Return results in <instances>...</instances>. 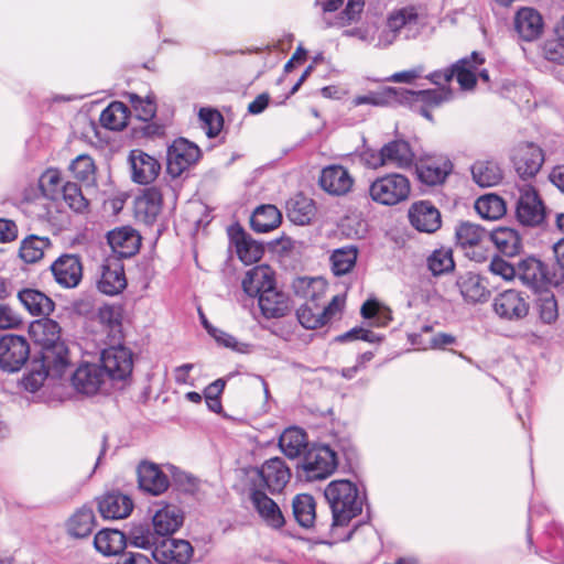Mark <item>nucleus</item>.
I'll return each mask as SVG.
<instances>
[{
  "label": "nucleus",
  "mask_w": 564,
  "mask_h": 564,
  "mask_svg": "<svg viewBox=\"0 0 564 564\" xmlns=\"http://www.w3.org/2000/svg\"><path fill=\"white\" fill-rule=\"evenodd\" d=\"M426 25V15L421 7L404 6L387 14L384 28L378 33L375 47L384 50L403 35L405 40L416 39Z\"/></svg>",
  "instance_id": "f257e3e1"
},
{
  "label": "nucleus",
  "mask_w": 564,
  "mask_h": 564,
  "mask_svg": "<svg viewBox=\"0 0 564 564\" xmlns=\"http://www.w3.org/2000/svg\"><path fill=\"white\" fill-rule=\"evenodd\" d=\"M61 332L59 324L47 316L33 321L29 326V334L42 346L41 356L55 371L67 369L69 366L68 349L61 340Z\"/></svg>",
  "instance_id": "f03ea898"
},
{
  "label": "nucleus",
  "mask_w": 564,
  "mask_h": 564,
  "mask_svg": "<svg viewBox=\"0 0 564 564\" xmlns=\"http://www.w3.org/2000/svg\"><path fill=\"white\" fill-rule=\"evenodd\" d=\"M324 496L333 513V527L347 525L361 513L364 498L358 488L349 480H334L327 485Z\"/></svg>",
  "instance_id": "7ed1b4c3"
},
{
  "label": "nucleus",
  "mask_w": 564,
  "mask_h": 564,
  "mask_svg": "<svg viewBox=\"0 0 564 564\" xmlns=\"http://www.w3.org/2000/svg\"><path fill=\"white\" fill-rule=\"evenodd\" d=\"M368 192L375 203L383 206H394L409 198L411 183L403 174L389 173L371 182Z\"/></svg>",
  "instance_id": "20e7f679"
},
{
  "label": "nucleus",
  "mask_w": 564,
  "mask_h": 564,
  "mask_svg": "<svg viewBox=\"0 0 564 564\" xmlns=\"http://www.w3.org/2000/svg\"><path fill=\"white\" fill-rule=\"evenodd\" d=\"M325 28H345L360 19L365 0H316Z\"/></svg>",
  "instance_id": "39448f33"
},
{
  "label": "nucleus",
  "mask_w": 564,
  "mask_h": 564,
  "mask_svg": "<svg viewBox=\"0 0 564 564\" xmlns=\"http://www.w3.org/2000/svg\"><path fill=\"white\" fill-rule=\"evenodd\" d=\"M517 276L522 284L535 291L549 285L558 286L564 282V272L554 269L550 271L545 263L534 257L518 263Z\"/></svg>",
  "instance_id": "423d86ee"
},
{
  "label": "nucleus",
  "mask_w": 564,
  "mask_h": 564,
  "mask_svg": "<svg viewBox=\"0 0 564 564\" xmlns=\"http://www.w3.org/2000/svg\"><path fill=\"white\" fill-rule=\"evenodd\" d=\"M337 465V454L327 445L313 446L305 453L302 462L303 470L311 480L327 478Z\"/></svg>",
  "instance_id": "0eeeda50"
},
{
  "label": "nucleus",
  "mask_w": 564,
  "mask_h": 564,
  "mask_svg": "<svg viewBox=\"0 0 564 564\" xmlns=\"http://www.w3.org/2000/svg\"><path fill=\"white\" fill-rule=\"evenodd\" d=\"M30 357V345L25 337L7 334L0 337V368L17 372Z\"/></svg>",
  "instance_id": "6e6552de"
},
{
  "label": "nucleus",
  "mask_w": 564,
  "mask_h": 564,
  "mask_svg": "<svg viewBox=\"0 0 564 564\" xmlns=\"http://www.w3.org/2000/svg\"><path fill=\"white\" fill-rule=\"evenodd\" d=\"M200 149L186 139L175 140L167 149L166 171L172 177L181 176L200 158Z\"/></svg>",
  "instance_id": "1a4fd4ad"
},
{
  "label": "nucleus",
  "mask_w": 564,
  "mask_h": 564,
  "mask_svg": "<svg viewBox=\"0 0 564 564\" xmlns=\"http://www.w3.org/2000/svg\"><path fill=\"white\" fill-rule=\"evenodd\" d=\"M516 215L519 223L528 227L539 226L545 218V207L530 184L519 186Z\"/></svg>",
  "instance_id": "9d476101"
},
{
  "label": "nucleus",
  "mask_w": 564,
  "mask_h": 564,
  "mask_svg": "<svg viewBox=\"0 0 564 564\" xmlns=\"http://www.w3.org/2000/svg\"><path fill=\"white\" fill-rule=\"evenodd\" d=\"M417 178L427 186L442 185L453 171L452 161L442 154L421 156L415 163Z\"/></svg>",
  "instance_id": "9b49d317"
},
{
  "label": "nucleus",
  "mask_w": 564,
  "mask_h": 564,
  "mask_svg": "<svg viewBox=\"0 0 564 564\" xmlns=\"http://www.w3.org/2000/svg\"><path fill=\"white\" fill-rule=\"evenodd\" d=\"M492 308L499 318L517 322L529 314L530 305L522 292L511 289L499 293L494 299Z\"/></svg>",
  "instance_id": "f8f14e48"
},
{
  "label": "nucleus",
  "mask_w": 564,
  "mask_h": 564,
  "mask_svg": "<svg viewBox=\"0 0 564 564\" xmlns=\"http://www.w3.org/2000/svg\"><path fill=\"white\" fill-rule=\"evenodd\" d=\"M101 369L111 380H124L132 371V354L122 346H112L101 351Z\"/></svg>",
  "instance_id": "ddd939ff"
},
{
  "label": "nucleus",
  "mask_w": 564,
  "mask_h": 564,
  "mask_svg": "<svg viewBox=\"0 0 564 564\" xmlns=\"http://www.w3.org/2000/svg\"><path fill=\"white\" fill-rule=\"evenodd\" d=\"M152 556L161 564H187L193 556V546L186 540L161 536Z\"/></svg>",
  "instance_id": "4468645a"
},
{
  "label": "nucleus",
  "mask_w": 564,
  "mask_h": 564,
  "mask_svg": "<svg viewBox=\"0 0 564 564\" xmlns=\"http://www.w3.org/2000/svg\"><path fill=\"white\" fill-rule=\"evenodd\" d=\"M343 301L339 296H334L327 304H306L303 303L296 311L300 324L307 329H316L324 326L340 310Z\"/></svg>",
  "instance_id": "2eb2a0df"
},
{
  "label": "nucleus",
  "mask_w": 564,
  "mask_h": 564,
  "mask_svg": "<svg viewBox=\"0 0 564 564\" xmlns=\"http://www.w3.org/2000/svg\"><path fill=\"white\" fill-rule=\"evenodd\" d=\"M50 269L55 282L64 289L76 288L83 279V263L76 254L59 256Z\"/></svg>",
  "instance_id": "dca6fc26"
},
{
  "label": "nucleus",
  "mask_w": 564,
  "mask_h": 564,
  "mask_svg": "<svg viewBox=\"0 0 564 564\" xmlns=\"http://www.w3.org/2000/svg\"><path fill=\"white\" fill-rule=\"evenodd\" d=\"M263 486L271 492H281L291 479V470L280 457L265 460L258 469Z\"/></svg>",
  "instance_id": "f3484780"
},
{
  "label": "nucleus",
  "mask_w": 564,
  "mask_h": 564,
  "mask_svg": "<svg viewBox=\"0 0 564 564\" xmlns=\"http://www.w3.org/2000/svg\"><path fill=\"white\" fill-rule=\"evenodd\" d=\"M543 162L542 149L533 143L520 144L513 154L514 169L523 180L535 176Z\"/></svg>",
  "instance_id": "a211bd4d"
},
{
  "label": "nucleus",
  "mask_w": 564,
  "mask_h": 564,
  "mask_svg": "<svg viewBox=\"0 0 564 564\" xmlns=\"http://www.w3.org/2000/svg\"><path fill=\"white\" fill-rule=\"evenodd\" d=\"M127 286L123 264L120 259H107L100 268L98 290L106 295H117Z\"/></svg>",
  "instance_id": "6ab92c4d"
},
{
  "label": "nucleus",
  "mask_w": 564,
  "mask_h": 564,
  "mask_svg": "<svg viewBox=\"0 0 564 564\" xmlns=\"http://www.w3.org/2000/svg\"><path fill=\"white\" fill-rule=\"evenodd\" d=\"M107 240L112 252L118 256L117 259L134 256L141 245V237L138 231L128 226L109 231Z\"/></svg>",
  "instance_id": "aec40b11"
},
{
  "label": "nucleus",
  "mask_w": 564,
  "mask_h": 564,
  "mask_svg": "<svg viewBox=\"0 0 564 564\" xmlns=\"http://www.w3.org/2000/svg\"><path fill=\"white\" fill-rule=\"evenodd\" d=\"M319 185L325 192L341 196L350 192L354 178L344 166L329 165L322 170Z\"/></svg>",
  "instance_id": "412c9836"
},
{
  "label": "nucleus",
  "mask_w": 564,
  "mask_h": 564,
  "mask_svg": "<svg viewBox=\"0 0 564 564\" xmlns=\"http://www.w3.org/2000/svg\"><path fill=\"white\" fill-rule=\"evenodd\" d=\"M409 218L414 228L423 232H434L441 227V214L430 202L414 203L409 210Z\"/></svg>",
  "instance_id": "4be33fe9"
},
{
  "label": "nucleus",
  "mask_w": 564,
  "mask_h": 564,
  "mask_svg": "<svg viewBox=\"0 0 564 564\" xmlns=\"http://www.w3.org/2000/svg\"><path fill=\"white\" fill-rule=\"evenodd\" d=\"M129 161L132 169V180L139 184L153 182L161 171L159 161L142 150H132Z\"/></svg>",
  "instance_id": "5701e85b"
},
{
  "label": "nucleus",
  "mask_w": 564,
  "mask_h": 564,
  "mask_svg": "<svg viewBox=\"0 0 564 564\" xmlns=\"http://www.w3.org/2000/svg\"><path fill=\"white\" fill-rule=\"evenodd\" d=\"M137 471L139 487L145 492L159 496L170 486L167 476L154 463L142 462Z\"/></svg>",
  "instance_id": "b1692460"
},
{
  "label": "nucleus",
  "mask_w": 564,
  "mask_h": 564,
  "mask_svg": "<svg viewBox=\"0 0 564 564\" xmlns=\"http://www.w3.org/2000/svg\"><path fill=\"white\" fill-rule=\"evenodd\" d=\"M544 22L539 11L533 8H521L514 17V29L519 36L531 42L536 40L543 32Z\"/></svg>",
  "instance_id": "393cba45"
},
{
  "label": "nucleus",
  "mask_w": 564,
  "mask_h": 564,
  "mask_svg": "<svg viewBox=\"0 0 564 564\" xmlns=\"http://www.w3.org/2000/svg\"><path fill=\"white\" fill-rule=\"evenodd\" d=\"M98 510L105 519H124L132 512L133 501L122 492L111 491L99 498Z\"/></svg>",
  "instance_id": "a878e982"
},
{
  "label": "nucleus",
  "mask_w": 564,
  "mask_h": 564,
  "mask_svg": "<svg viewBox=\"0 0 564 564\" xmlns=\"http://www.w3.org/2000/svg\"><path fill=\"white\" fill-rule=\"evenodd\" d=\"M484 57L473 52L469 56L458 59L451 66L453 78L455 77L463 90H470L477 83L478 68L484 64Z\"/></svg>",
  "instance_id": "bb28decb"
},
{
  "label": "nucleus",
  "mask_w": 564,
  "mask_h": 564,
  "mask_svg": "<svg viewBox=\"0 0 564 564\" xmlns=\"http://www.w3.org/2000/svg\"><path fill=\"white\" fill-rule=\"evenodd\" d=\"M105 380L102 369L96 364L79 366L72 377L74 388L84 394H95Z\"/></svg>",
  "instance_id": "cd10ccee"
},
{
  "label": "nucleus",
  "mask_w": 564,
  "mask_h": 564,
  "mask_svg": "<svg viewBox=\"0 0 564 564\" xmlns=\"http://www.w3.org/2000/svg\"><path fill=\"white\" fill-rule=\"evenodd\" d=\"M411 93L405 88L386 87L379 91H370L367 95L356 96L352 99L354 106L371 105L375 107L403 105L404 99L410 98Z\"/></svg>",
  "instance_id": "c85d7f7f"
},
{
  "label": "nucleus",
  "mask_w": 564,
  "mask_h": 564,
  "mask_svg": "<svg viewBox=\"0 0 564 564\" xmlns=\"http://www.w3.org/2000/svg\"><path fill=\"white\" fill-rule=\"evenodd\" d=\"M162 199L163 194L158 187L147 188L135 199L134 210L137 218L147 225L154 224L162 209Z\"/></svg>",
  "instance_id": "c756f323"
},
{
  "label": "nucleus",
  "mask_w": 564,
  "mask_h": 564,
  "mask_svg": "<svg viewBox=\"0 0 564 564\" xmlns=\"http://www.w3.org/2000/svg\"><path fill=\"white\" fill-rule=\"evenodd\" d=\"M382 155L387 166L408 170L414 164L415 154L410 143L403 139H395L382 145Z\"/></svg>",
  "instance_id": "7c9ffc66"
},
{
  "label": "nucleus",
  "mask_w": 564,
  "mask_h": 564,
  "mask_svg": "<svg viewBox=\"0 0 564 564\" xmlns=\"http://www.w3.org/2000/svg\"><path fill=\"white\" fill-rule=\"evenodd\" d=\"M274 286L273 271L268 265H257L249 270L243 280L242 289L249 296L260 297L267 290Z\"/></svg>",
  "instance_id": "2f4dec72"
},
{
  "label": "nucleus",
  "mask_w": 564,
  "mask_h": 564,
  "mask_svg": "<svg viewBox=\"0 0 564 564\" xmlns=\"http://www.w3.org/2000/svg\"><path fill=\"white\" fill-rule=\"evenodd\" d=\"M184 521L183 511L174 505H166L159 509L153 518V528L159 536H170L177 531Z\"/></svg>",
  "instance_id": "473e14b6"
},
{
  "label": "nucleus",
  "mask_w": 564,
  "mask_h": 564,
  "mask_svg": "<svg viewBox=\"0 0 564 564\" xmlns=\"http://www.w3.org/2000/svg\"><path fill=\"white\" fill-rule=\"evenodd\" d=\"M250 499L253 508L268 525L279 529L284 524V517L279 506L263 491L259 489L252 490Z\"/></svg>",
  "instance_id": "72a5a7b5"
},
{
  "label": "nucleus",
  "mask_w": 564,
  "mask_h": 564,
  "mask_svg": "<svg viewBox=\"0 0 564 564\" xmlns=\"http://www.w3.org/2000/svg\"><path fill=\"white\" fill-rule=\"evenodd\" d=\"M258 304L262 315L267 318L283 317L290 312L289 296L278 291L275 286L261 294Z\"/></svg>",
  "instance_id": "f704fd0d"
},
{
  "label": "nucleus",
  "mask_w": 564,
  "mask_h": 564,
  "mask_svg": "<svg viewBox=\"0 0 564 564\" xmlns=\"http://www.w3.org/2000/svg\"><path fill=\"white\" fill-rule=\"evenodd\" d=\"M456 284L462 296L468 303L486 302L490 295V292L481 276L473 272H466L465 274L459 275Z\"/></svg>",
  "instance_id": "c9c22d12"
},
{
  "label": "nucleus",
  "mask_w": 564,
  "mask_h": 564,
  "mask_svg": "<svg viewBox=\"0 0 564 564\" xmlns=\"http://www.w3.org/2000/svg\"><path fill=\"white\" fill-rule=\"evenodd\" d=\"M18 299L32 316H48L55 308L53 300L35 289L21 290Z\"/></svg>",
  "instance_id": "e433bc0d"
},
{
  "label": "nucleus",
  "mask_w": 564,
  "mask_h": 564,
  "mask_svg": "<svg viewBox=\"0 0 564 564\" xmlns=\"http://www.w3.org/2000/svg\"><path fill=\"white\" fill-rule=\"evenodd\" d=\"M66 369H62L61 371L55 372L53 366L48 365L41 356V360H33L31 367L21 380L22 387L30 391L36 392L44 383L45 379L51 376L54 378H59L63 376Z\"/></svg>",
  "instance_id": "4c0bfd02"
},
{
  "label": "nucleus",
  "mask_w": 564,
  "mask_h": 564,
  "mask_svg": "<svg viewBox=\"0 0 564 564\" xmlns=\"http://www.w3.org/2000/svg\"><path fill=\"white\" fill-rule=\"evenodd\" d=\"M326 282L322 278H297L293 283L294 292L306 304H324Z\"/></svg>",
  "instance_id": "58836bf2"
},
{
  "label": "nucleus",
  "mask_w": 564,
  "mask_h": 564,
  "mask_svg": "<svg viewBox=\"0 0 564 564\" xmlns=\"http://www.w3.org/2000/svg\"><path fill=\"white\" fill-rule=\"evenodd\" d=\"M95 524L94 510L90 507L83 506L69 517L66 528L69 535L83 539L93 532Z\"/></svg>",
  "instance_id": "ea45409f"
},
{
  "label": "nucleus",
  "mask_w": 564,
  "mask_h": 564,
  "mask_svg": "<svg viewBox=\"0 0 564 564\" xmlns=\"http://www.w3.org/2000/svg\"><path fill=\"white\" fill-rule=\"evenodd\" d=\"M315 209L313 199L304 195H296L286 202L288 218L295 225H308L315 216Z\"/></svg>",
  "instance_id": "a19ab883"
},
{
  "label": "nucleus",
  "mask_w": 564,
  "mask_h": 564,
  "mask_svg": "<svg viewBox=\"0 0 564 564\" xmlns=\"http://www.w3.org/2000/svg\"><path fill=\"white\" fill-rule=\"evenodd\" d=\"M126 541L127 538L121 531L102 529L95 535L94 545L99 553L110 556L119 554L124 549Z\"/></svg>",
  "instance_id": "79ce46f5"
},
{
  "label": "nucleus",
  "mask_w": 564,
  "mask_h": 564,
  "mask_svg": "<svg viewBox=\"0 0 564 564\" xmlns=\"http://www.w3.org/2000/svg\"><path fill=\"white\" fill-rule=\"evenodd\" d=\"M279 446L289 458H296L307 447V435L300 427H289L281 434Z\"/></svg>",
  "instance_id": "37998d69"
},
{
  "label": "nucleus",
  "mask_w": 564,
  "mask_h": 564,
  "mask_svg": "<svg viewBox=\"0 0 564 564\" xmlns=\"http://www.w3.org/2000/svg\"><path fill=\"white\" fill-rule=\"evenodd\" d=\"M488 239L492 241L501 253L509 257L516 256L521 248L519 234L508 227H500L490 232L488 231Z\"/></svg>",
  "instance_id": "c03bdc74"
},
{
  "label": "nucleus",
  "mask_w": 564,
  "mask_h": 564,
  "mask_svg": "<svg viewBox=\"0 0 564 564\" xmlns=\"http://www.w3.org/2000/svg\"><path fill=\"white\" fill-rule=\"evenodd\" d=\"M282 220L280 210L273 205H262L253 212L250 224L257 232H269L275 229Z\"/></svg>",
  "instance_id": "a18cd8bd"
},
{
  "label": "nucleus",
  "mask_w": 564,
  "mask_h": 564,
  "mask_svg": "<svg viewBox=\"0 0 564 564\" xmlns=\"http://www.w3.org/2000/svg\"><path fill=\"white\" fill-rule=\"evenodd\" d=\"M471 175L475 183L481 187L497 185L502 180V172L495 161L479 160L471 166Z\"/></svg>",
  "instance_id": "49530a36"
},
{
  "label": "nucleus",
  "mask_w": 564,
  "mask_h": 564,
  "mask_svg": "<svg viewBox=\"0 0 564 564\" xmlns=\"http://www.w3.org/2000/svg\"><path fill=\"white\" fill-rule=\"evenodd\" d=\"M293 514L297 523L306 529L314 525L316 520V505L311 495L301 494L293 499Z\"/></svg>",
  "instance_id": "de8ad7c7"
},
{
  "label": "nucleus",
  "mask_w": 564,
  "mask_h": 564,
  "mask_svg": "<svg viewBox=\"0 0 564 564\" xmlns=\"http://www.w3.org/2000/svg\"><path fill=\"white\" fill-rule=\"evenodd\" d=\"M50 247L51 241L47 237L31 235L22 240L19 253L24 262L35 263L44 257L45 250Z\"/></svg>",
  "instance_id": "09e8293b"
},
{
  "label": "nucleus",
  "mask_w": 564,
  "mask_h": 564,
  "mask_svg": "<svg viewBox=\"0 0 564 564\" xmlns=\"http://www.w3.org/2000/svg\"><path fill=\"white\" fill-rule=\"evenodd\" d=\"M475 209L484 219L497 220L505 216L507 206L500 196L486 194L475 202Z\"/></svg>",
  "instance_id": "8fccbe9b"
},
{
  "label": "nucleus",
  "mask_w": 564,
  "mask_h": 564,
  "mask_svg": "<svg viewBox=\"0 0 564 564\" xmlns=\"http://www.w3.org/2000/svg\"><path fill=\"white\" fill-rule=\"evenodd\" d=\"M99 120L109 130H121L128 122V108L123 102L113 101L102 110Z\"/></svg>",
  "instance_id": "3c124183"
},
{
  "label": "nucleus",
  "mask_w": 564,
  "mask_h": 564,
  "mask_svg": "<svg viewBox=\"0 0 564 564\" xmlns=\"http://www.w3.org/2000/svg\"><path fill=\"white\" fill-rule=\"evenodd\" d=\"M409 93H411V97L404 99V104H411L415 101L423 102L432 107L440 106L442 102L449 100L452 96V91L446 87L419 91L409 90Z\"/></svg>",
  "instance_id": "603ef678"
},
{
  "label": "nucleus",
  "mask_w": 564,
  "mask_h": 564,
  "mask_svg": "<svg viewBox=\"0 0 564 564\" xmlns=\"http://www.w3.org/2000/svg\"><path fill=\"white\" fill-rule=\"evenodd\" d=\"M488 238V231L478 225L463 223L456 229L457 242L466 248L481 243Z\"/></svg>",
  "instance_id": "864d4df0"
},
{
  "label": "nucleus",
  "mask_w": 564,
  "mask_h": 564,
  "mask_svg": "<svg viewBox=\"0 0 564 564\" xmlns=\"http://www.w3.org/2000/svg\"><path fill=\"white\" fill-rule=\"evenodd\" d=\"M357 249L352 246L337 249L330 257L332 270L335 275L348 273L356 264Z\"/></svg>",
  "instance_id": "5fc2aeb1"
},
{
  "label": "nucleus",
  "mask_w": 564,
  "mask_h": 564,
  "mask_svg": "<svg viewBox=\"0 0 564 564\" xmlns=\"http://www.w3.org/2000/svg\"><path fill=\"white\" fill-rule=\"evenodd\" d=\"M160 538L155 530L152 531L149 525L143 524L133 527L128 534V539L133 546L151 550L152 553Z\"/></svg>",
  "instance_id": "6e6d98bb"
},
{
  "label": "nucleus",
  "mask_w": 564,
  "mask_h": 564,
  "mask_svg": "<svg viewBox=\"0 0 564 564\" xmlns=\"http://www.w3.org/2000/svg\"><path fill=\"white\" fill-rule=\"evenodd\" d=\"M236 250L238 258L247 265L258 262L264 251L261 243L245 235L236 241Z\"/></svg>",
  "instance_id": "4d7b16f0"
},
{
  "label": "nucleus",
  "mask_w": 564,
  "mask_h": 564,
  "mask_svg": "<svg viewBox=\"0 0 564 564\" xmlns=\"http://www.w3.org/2000/svg\"><path fill=\"white\" fill-rule=\"evenodd\" d=\"M63 185L61 173L56 169L46 170L39 180L43 195L52 200L61 196Z\"/></svg>",
  "instance_id": "13d9d810"
},
{
  "label": "nucleus",
  "mask_w": 564,
  "mask_h": 564,
  "mask_svg": "<svg viewBox=\"0 0 564 564\" xmlns=\"http://www.w3.org/2000/svg\"><path fill=\"white\" fill-rule=\"evenodd\" d=\"M536 311L544 324H553L558 318V305L554 294L544 292L536 300Z\"/></svg>",
  "instance_id": "bf43d9fd"
},
{
  "label": "nucleus",
  "mask_w": 564,
  "mask_h": 564,
  "mask_svg": "<svg viewBox=\"0 0 564 564\" xmlns=\"http://www.w3.org/2000/svg\"><path fill=\"white\" fill-rule=\"evenodd\" d=\"M427 265L433 275H441L452 271L455 267L452 251L449 249L435 250L427 258Z\"/></svg>",
  "instance_id": "052dcab7"
},
{
  "label": "nucleus",
  "mask_w": 564,
  "mask_h": 564,
  "mask_svg": "<svg viewBox=\"0 0 564 564\" xmlns=\"http://www.w3.org/2000/svg\"><path fill=\"white\" fill-rule=\"evenodd\" d=\"M361 315L366 319H372L371 326L384 327L392 319L388 308L380 307L376 301H367L362 304Z\"/></svg>",
  "instance_id": "680f3d73"
},
{
  "label": "nucleus",
  "mask_w": 564,
  "mask_h": 564,
  "mask_svg": "<svg viewBox=\"0 0 564 564\" xmlns=\"http://www.w3.org/2000/svg\"><path fill=\"white\" fill-rule=\"evenodd\" d=\"M61 195L65 203L77 213L84 212L88 206V200L82 193V188L78 184L73 182H66L63 187Z\"/></svg>",
  "instance_id": "e2e57ef3"
},
{
  "label": "nucleus",
  "mask_w": 564,
  "mask_h": 564,
  "mask_svg": "<svg viewBox=\"0 0 564 564\" xmlns=\"http://www.w3.org/2000/svg\"><path fill=\"white\" fill-rule=\"evenodd\" d=\"M129 100L137 112V117L142 121L151 120L156 113L154 97L147 96L142 98L137 94H130Z\"/></svg>",
  "instance_id": "0e129e2a"
},
{
  "label": "nucleus",
  "mask_w": 564,
  "mask_h": 564,
  "mask_svg": "<svg viewBox=\"0 0 564 564\" xmlns=\"http://www.w3.org/2000/svg\"><path fill=\"white\" fill-rule=\"evenodd\" d=\"M74 176L83 182L94 181L95 164L89 155L80 154L69 165Z\"/></svg>",
  "instance_id": "69168bd1"
},
{
  "label": "nucleus",
  "mask_w": 564,
  "mask_h": 564,
  "mask_svg": "<svg viewBox=\"0 0 564 564\" xmlns=\"http://www.w3.org/2000/svg\"><path fill=\"white\" fill-rule=\"evenodd\" d=\"M199 119L203 123V129L209 138L218 135L224 123L223 116L219 111L209 108H202L199 110Z\"/></svg>",
  "instance_id": "338daca9"
},
{
  "label": "nucleus",
  "mask_w": 564,
  "mask_h": 564,
  "mask_svg": "<svg viewBox=\"0 0 564 564\" xmlns=\"http://www.w3.org/2000/svg\"><path fill=\"white\" fill-rule=\"evenodd\" d=\"M378 28L375 23H365L357 28L347 29L343 32L344 36L356 37L367 45H373L378 40Z\"/></svg>",
  "instance_id": "774afa93"
}]
</instances>
